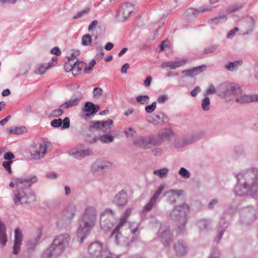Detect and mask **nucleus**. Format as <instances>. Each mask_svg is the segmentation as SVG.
Instances as JSON below:
<instances>
[{"instance_id":"4c0bfd02","label":"nucleus","mask_w":258,"mask_h":258,"mask_svg":"<svg viewBox=\"0 0 258 258\" xmlns=\"http://www.w3.org/2000/svg\"><path fill=\"white\" fill-rule=\"evenodd\" d=\"M51 53L59 56L61 54V51L60 49L58 47H54L51 49Z\"/></svg>"},{"instance_id":"a18cd8bd","label":"nucleus","mask_w":258,"mask_h":258,"mask_svg":"<svg viewBox=\"0 0 258 258\" xmlns=\"http://www.w3.org/2000/svg\"><path fill=\"white\" fill-rule=\"evenodd\" d=\"M127 220L121 217L118 224L117 225V226L121 228L125 223H127Z\"/></svg>"},{"instance_id":"9b49d317","label":"nucleus","mask_w":258,"mask_h":258,"mask_svg":"<svg viewBox=\"0 0 258 258\" xmlns=\"http://www.w3.org/2000/svg\"><path fill=\"white\" fill-rule=\"evenodd\" d=\"M103 249L102 244L94 242L90 244L88 247V252L90 255H98L101 253Z\"/></svg>"},{"instance_id":"c9c22d12","label":"nucleus","mask_w":258,"mask_h":258,"mask_svg":"<svg viewBox=\"0 0 258 258\" xmlns=\"http://www.w3.org/2000/svg\"><path fill=\"white\" fill-rule=\"evenodd\" d=\"M61 128L62 129L68 128L70 126V119L69 117H66L62 120Z\"/></svg>"},{"instance_id":"cd10ccee","label":"nucleus","mask_w":258,"mask_h":258,"mask_svg":"<svg viewBox=\"0 0 258 258\" xmlns=\"http://www.w3.org/2000/svg\"><path fill=\"white\" fill-rule=\"evenodd\" d=\"M13 161H4L3 162V167L7 170L8 173L10 174L12 173L11 165Z\"/></svg>"},{"instance_id":"5fc2aeb1","label":"nucleus","mask_w":258,"mask_h":258,"mask_svg":"<svg viewBox=\"0 0 258 258\" xmlns=\"http://www.w3.org/2000/svg\"><path fill=\"white\" fill-rule=\"evenodd\" d=\"M73 67H79V66H64V69L67 72L72 71Z\"/></svg>"},{"instance_id":"603ef678","label":"nucleus","mask_w":258,"mask_h":258,"mask_svg":"<svg viewBox=\"0 0 258 258\" xmlns=\"http://www.w3.org/2000/svg\"><path fill=\"white\" fill-rule=\"evenodd\" d=\"M199 91H200L199 87H197L193 90H192L191 91L190 94L193 97H195L197 96V95L198 93L199 92Z\"/></svg>"},{"instance_id":"58836bf2","label":"nucleus","mask_w":258,"mask_h":258,"mask_svg":"<svg viewBox=\"0 0 258 258\" xmlns=\"http://www.w3.org/2000/svg\"><path fill=\"white\" fill-rule=\"evenodd\" d=\"M124 133L126 137H132L135 135V131L132 128H128L124 132Z\"/></svg>"},{"instance_id":"bf43d9fd","label":"nucleus","mask_w":258,"mask_h":258,"mask_svg":"<svg viewBox=\"0 0 258 258\" xmlns=\"http://www.w3.org/2000/svg\"><path fill=\"white\" fill-rule=\"evenodd\" d=\"M113 47V44L112 43L108 42L105 46V48L106 50H110Z\"/></svg>"},{"instance_id":"864d4df0","label":"nucleus","mask_w":258,"mask_h":258,"mask_svg":"<svg viewBox=\"0 0 258 258\" xmlns=\"http://www.w3.org/2000/svg\"><path fill=\"white\" fill-rule=\"evenodd\" d=\"M218 203V200L217 199H213L212 200L210 203L209 204V208H213L214 207V206Z\"/></svg>"},{"instance_id":"680f3d73","label":"nucleus","mask_w":258,"mask_h":258,"mask_svg":"<svg viewBox=\"0 0 258 258\" xmlns=\"http://www.w3.org/2000/svg\"><path fill=\"white\" fill-rule=\"evenodd\" d=\"M209 258H220V253L214 252L211 255Z\"/></svg>"},{"instance_id":"f8f14e48","label":"nucleus","mask_w":258,"mask_h":258,"mask_svg":"<svg viewBox=\"0 0 258 258\" xmlns=\"http://www.w3.org/2000/svg\"><path fill=\"white\" fill-rule=\"evenodd\" d=\"M7 241L6 226L4 223L0 220V243L2 246H5Z\"/></svg>"},{"instance_id":"a19ab883","label":"nucleus","mask_w":258,"mask_h":258,"mask_svg":"<svg viewBox=\"0 0 258 258\" xmlns=\"http://www.w3.org/2000/svg\"><path fill=\"white\" fill-rule=\"evenodd\" d=\"M238 31V28L236 27L233 30H231L227 36V37L229 39L232 38L235 35V33Z\"/></svg>"},{"instance_id":"4d7b16f0","label":"nucleus","mask_w":258,"mask_h":258,"mask_svg":"<svg viewBox=\"0 0 258 258\" xmlns=\"http://www.w3.org/2000/svg\"><path fill=\"white\" fill-rule=\"evenodd\" d=\"M168 47V45L167 43L163 42L160 46L159 48L161 50H164Z\"/></svg>"},{"instance_id":"72a5a7b5","label":"nucleus","mask_w":258,"mask_h":258,"mask_svg":"<svg viewBox=\"0 0 258 258\" xmlns=\"http://www.w3.org/2000/svg\"><path fill=\"white\" fill-rule=\"evenodd\" d=\"M22 244L21 243H18L14 242V245H13V253L15 254H17L20 250V246Z\"/></svg>"},{"instance_id":"774afa93","label":"nucleus","mask_w":258,"mask_h":258,"mask_svg":"<svg viewBox=\"0 0 258 258\" xmlns=\"http://www.w3.org/2000/svg\"><path fill=\"white\" fill-rule=\"evenodd\" d=\"M128 67H129V66H122L121 70V72L123 73H126L127 70L128 68Z\"/></svg>"},{"instance_id":"e2e57ef3","label":"nucleus","mask_w":258,"mask_h":258,"mask_svg":"<svg viewBox=\"0 0 258 258\" xmlns=\"http://www.w3.org/2000/svg\"><path fill=\"white\" fill-rule=\"evenodd\" d=\"M10 94V91L9 89H7L4 90L2 92V95L3 96H8Z\"/></svg>"},{"instance_id":"5701e85b","label":"nucleus","mask_w":258,"mask_h":258,"mask_svg":"<svg viewBox=\"0 0 258 258\" xmlns=\"http://www.w3.org/2000/svg\"><path fill=\"white\" fill-rule=\"evenodd\" d=\"M82 44L84 46H88L91 44L92 38L90 35L86 34L82 38Z\"/></svg>"},{"instance_id":"1a4fd4ad","label":"nucleus","mask_w":258,"mask_h":258,"mask_svg":"<svg viewBox=\"0 0 258 258\" xmlns=\"http://www.w3.org/2000/svg\"><path fill=\"white\" fill-rule=\"evenodd\" d=\"M113 124V120L108 119L106 121H91L89 126L90 131L101 130L103 132H106L108 130L110 129Z\"/></svg>"},{"instance_id":"69168bd1","label":"nucleus","mask_w":258,"mask_h":258,"mask_svg":"<svg viewBox=\"0 0 258 258\" xmlns=\"http://www.w3.org/2000/svg\"><path fill=\"white\" fill-rule=\"evenodd\" d=\"M133 111H134V109L133 108H130L124 112V115L126 116H127V115L132 114L133 112Z\"/></svg>"},{"instance_id":"3c124183","label":"nucleus","mask_w":258,"mask_h":258,"mask_svg":"<svg viewBox=\"0 0 258 258\" xmlns=\"http://www.w3.org/2000/svg\"><path fill=\"white\" fill-rule=\"evenodd\" d=\"M151 80H152V78L151 76H148L146 79H145V80L144 81V85L146 86V87H148L150 86V83H151Z\"/></svg>"},{"instance_id":"9d476101","label":"nucleus","mask_w":258,"mask_h":258,"mask_svg":"<svg viewBox=\"0 0 258 258\" xmlns=\"http://www.w3.org/2000/svg\"><path fill=\"white\" fill-rule=\"evenodd\" d=\"M99 107L97 105H95L92 102H87L85 103V106L83 108V111L85 113L83 115V117L86 119L87 117L94 115L98 111Z\"/></svg>"},{"instance_id":"13d9d810","label":"nucleus","mask_w":258,"mask_h":258,"mask_svg":"<svg viewBox=\"0 0 258 258\" xmlns=\"http://www.w3.org/2000/svg\"><path fill=\"white\" fill-rule=\"evenodd\" d=\"M10 118V115H8V116H7L6 118H5L4 119H2L1 121H0V124L1 125H5L7 122L8 121V119Z\"/></svg>"},{"instance_id":"6ab92c4d","label":"nucleus","mask_w":258,"mask_h":258,"mask_svg":"<svg viewBox=\"0 0 258 258\" xmlns=\"http://www.w3.org/2000/svg\"><path fill=\"white\" fill-rule=\"evenodd\" d=\"M168 172V169L164 168L157 170H154L153 173L162 178L166 176Z\"/></svg>"},{"instance_id":"f257e3e1","label":"nucleus","mask_w":258,"mask_h":258,"mask_svg":"<svg viewBox=\"0 0 258 258\" xmlns=\"http://www.w3.org/2000/svg\"><path fill=\"white\" fill-rule=\"evenodd\" d=\"M36 181V179L33 177L27 179L15 178L10 182V186L17 189L13 197L16 205L28 204L31 202L33 194L30 187Z\"/></svg>"},{"instance_id":"0e129e2a","label":"nucleus","mask_w":258,"mask_h":258,"mask_svg":"<svg viewBox=\"0 0 258 258\" xmlns=\"http://www.w3.org/2000/svg\"><path fill=\"white\" fill-rule=\"evenodd\" d=\"M47 177L49 178H55L57 177V175L55 173H51L48 174Z\"/></svg>"},{"instance_id":"c85d7f7f","label":"nucleus","mask_w":258,"mask_h":258,"mask_svg":"<svg viewBox=\"0 0 258 258\" xmlns=\"http://www.w3.org/2000/svg\"><path fill=\"white\" fill-rule=\"evenodd\" d=\"M166 193L169 195L170 198H173V200L172 201L173 203H174L176 201L175 197L179 196V192L175 190H170L167 191Z\"/></svg>"},{"instance_id":"2eb2a0df","label":"nucleus","mask_w":258,"mask_h":258,"mask_svg":"<svg viewBox=\"0 0 258 258\" xmlns=\"http://www.w3.org/2000/svg\"><path fill=\"white\" fill-rule=\"evenodd\" d=\"M111 167V163L106 162L104 163L103 164L101 165H93L91 168V171L93 174H95L97 173L100 170L103 169H109Z\"/></svg>"},{"instance_id":"f704fd0d","label":"nucleus","mask_w":258,"mask_h":258,"mask_svg":"<svg viewBox=\"0 0 258 258\" xmlns=\"http://www.w3.org/2000/svg\"><path fill=\"white\" fill-rule=\"evenodd\" d=\"M149 99L147 96H139L137 97V101L141 104H144Z\"/></svg>"},{"instance_id":"393cba45","label":"nucleus","mask_w":258,"mask_h":258,"mask_svg":"<svg viewBox=\"0 0 258 258\" xmlns=\"http://www.w3.org/2000/svg\"><path fill=\"white\" fill-rule=\"evenodd\" d=\"M210 101V99L208 97H206L202 102V108L205 110L207 111L209 109Z\"/></svg>"},{"instance_id":"dca6fc26","label":"nucleus","mask_w":258,"mask_h":258,"mask_svg":"<svg viewBox=\"0 0 258 258\" xmlns=\"http://www.w3.org/2000/svg\"><path fill=\"white\" fill-rule=\"evenodd\" d=\"M174 249L176 254L178 256H182L186 252V247L182 243H177L174 245Z\"/></svg>"},{"instance_id":"6e6552de","label":"nucleus","mask_w":258,"mask_h":258,"mask_svg":"<svg viewBox=\"0 0 258 258\" xmlns=\"http://www.w3.org/2000/svg\"><path fill=\"white\" fill-rule=\"evenodd\" d=\"M136 11L134 5L130 3H124L120 6L118 16L121 21H124L128 18Z\"/></svg>"},{"instance_id":"e433bc0d","label":"nucleus","mask_w":258,"mask_h":258,"mask_svg":"<svg viewBox=\"0 0 258 258\" xmlns=\"http://www.w3.org/2000/svg\"><path fill=\"white\" fill-rule=\"evenodd\" d=\"M4 159L8 161H13L12 159L14 158L15 156L11 152H8L4 155Z\"/></svg>"},{"instance_id":"79ce46f5","label":"nucleus","mask_w":258,"mask_h":258,"mask_svg":"<svg viewBox=\"0 0 258 258\" xmlns=\"http://www.w3.org/2000/svg\"><path fill=\"white\" fill-rule=\"evenodd\" d=\"M224 231L225 230L224 229H222L218 231V235L215 239V240L216 242L218 243L220 241V240L223 236V234L224 232Z\"/></svg>"},{"instance_id":"37998d69","label":"nucleus","mask_w":258,"mask_h":258,"mask_svg":"<svg viewBox=\"0 0 258 258\" xmlns=\"http://www.w3.org/2000/svg\"><path fill=\"white\" fill-rule=\"evenodd\" d=\"M216 93V90L213 86H211L206 91V95L213 94Z\"/></svg>"},{"instance_id":"473e14b6","label":"nucleus","mask_w":258,"mask_h":258,"mask_svg":"<svg viewBox=\"0 0 258 258\" xmlns=\"http://www.w3.org/2000/svg\"><path fill=\"white\" fill-rule=\"evenodd\" d=\"M156 107V103L154 102L151 105L147 106L145 107V110L148 113H151L155 109Z\"/></svg>"},{"instance_id":"bb28decb","label":"nucleus","mask_w":258,"mask_h":258,"mask_svg":"<svg viewBox=\"0 0 258 258\" xmlns=\"http://www.w3.org/2000/svg\"><path fill=\"white\" fill-rule=\"evenodd\" d=\"M62 120L61 118L55 119L51 121V125L54 127H58L61 126Z\"/></svg>"},{"instance_id":"09e8293b","label":"nucleus","mask_w":258,"mask_h":258,"mask_svg":"<svg viewBox=\"0 0 258 258\" xmlns=\"http://www.w3.org/2000/svg\"><path fill=\"white\" fill-rule=\"evenodd\" d=\"M167 99V97L166 95H161L158 98V102L160 103H163L165 102Z\"/></svg>"},{"instance_id":"49530a36","label":"nucleus","mask_w":258,"mask_h":258,"mask_svg":"<svg viewBox=\"0 0 258 258\" xmlns=\"http://www.w3.org/2000/svg\"><path fill=\"white\" fill-rule=\"evenodd\" d=\"M127 220L121 217L118 224L117 225V226L121 228L125 223H127Z\"/></svg>"},{"instance_id":"aec40b11","label":"nucleus","mask_w":258,"mask_h":258,"mask_svg":"<svg viewBox=\"0 0 258 258\" xmlns=\"http://www.w3.org/2000/svg\"><path fill=\"white\" fill-rule=\"evenodd\" d=\"M113 212L109 209H105L100 215V221H105L108 219L107 216H112Z\"/></svg>"},{"instance_id":"7ed1b4c3","label":"nucleus","mask_w":258,"mask_h":258,"mask_svg":"<svg viewBox=\"0 0 258 258\" xmlns=\"http://www.w3.org/2000/svg\"><path fill=\"white\" fill-rule=\"evenodd\" d=\"M96 217L97 212L94 209L89 208L86 210L82 217V224L79 227L77 232L78 235L81 237V242L94 226Z\"/></svg>"},{"instance_id":"4468645a","label":"nucleus","mask_w":258,"mask_h":258,"mask_svg":"<svg viewBox=\"0 0 258 258\" xmlns=\"http://www.w3.org/2000/svg\"><path fill=\"white\" fill-rule=\"evenodd\" d=\"M204 67H205V66H199L198 67H195L191 69L185 70L183 72V73L186 76L192 77L197 75L203 71Z\"/></svg>"},{"instance_id":"de8ad7c7","label":"nucleus","mask_w":258,"mask_h":258,"mask_svg":"<svg viewBox=\"0 0 258 258\" xmlns=\"http://www.w3.org/2000/svg\"><path fill=\"white\" fill-rule=\"evenodd\" d=\"M51 66H48L47 67L45 68L43 66H40L37 71V73L42 74L47 69H48Z\"/></svg>"},{"instance_id":"ea45409f","label":"nucleus","mask_w":258,"mask_h":258,"mask_svg":"<svg viewBox=\"0 0 258 258\" xmlns=\"http://www.w3.org/2000/svg\"><path fill=\"white\" fill-rule=\"evenodd\" d=\"M132 212V208L127 209L125 211L124 214H123V215L121 217L127 220V219L129 217V216L131 215Z\"/></svg>"},{"instance_id":"c756f323","label":"nucleus","mask_w":258,"mask_h":258,"mask_svg":"<svg viewBox=\"0 0 258 258\" xmlns=\"http://www.w3.org/2000/svg\"><path fill=\"white\" fill-rule=\"evenodd\" d=\"M179 174L184 178H187L190 176V173L184 168H181L179 171Z\"/></svg>"},{"instance_id":"b1692460","label":"nucleus","mask_w":258,"mask_h":258,"mask_svg":"<svg viewBox=\"0 0 258 258\" xmlns=\"http://www.w3.org/2000/svg\"><path fill=\"white\" fill-rule=\"evenodd\" d=\"M64 214L68 220H71L75 216V210L72 208L67 209L64 211Z\"/></svg>"},{"instance_id":"052dcab7","label":"nucleus","mask_w":258,"mask_h":258,"mask_svg":"<svg viewBox=\"0 0 258 258\" xmlns=\"http://www.w3.org/2000/svg\"><path fill=\"white\" fill-rule=\"evenodd\" d=\"M85 13V11H81L78 13L76 15H75L74 17L75 19H77L82 17Z\"/></svg>"},{"instance_id":"7c9ffc66","label":"nucleus","mask_w":258,"mask_h":258,"mask_svg":"<svg viewBox=\"0 0 258 258\" xmlns=\"http://www.w3.org/2000/svg\"><path fill=\"white\" fill-rule=\"evenodd\" d=\"M102 94V90L100 88L96 87L93 90V96L94 97L98 98Z\"/></svg>"},{"instance_id":"338daca9","label":"nucleus","mask_w":258,"mask_h":258,"mask_svg":"<svg viewBox=\"0 0 258 258\" xmlns=\"http://www.w3.org/2000/svg\"><path fill=\"white\" fill-rule=\"evenodd\" d=\"M65 194L66 195H68L71 193V189L68 186H66L64 187Z\"/></svg>"},{"instance_id":"f03ea898","label":"nucleus","mask_w":258,"mask_h":258,"mask_svg":"<svg viewBox=\"0 0 258 258\" xmlns=\"http://www.w3.org/2000/svg\"><path fill=\"white\" fill-rule=\"evenodd\" d=\"M71 239L68 234H61L56 236L51 244L43 251V256L51 258L60 255L67 248Z\"/></svg>"},{"instance_id":"6e6d98bb","label":"nucleus","mask_w":258,"mask_h":258,"mask_svg":"<svg viewBox=\"0 0 258 258\" xmlns=\"http://www.w3.org/2000/svg\"><path fill=\"white\" fill-rule=\"evenodd\" d=\"M97 21L96 20L92 22V23L91 24V25H90V26L88 28L89 31H92L94 27L97 25Z\"/></svg>"},{"instance_id":"c03bdc74","label":"nucleus","mask_w":258,"mask_h":258,"mask_svg":"<svg viewBox=\"0 0 258 258\" xmlns=\"http://www.w3.org/2000/svg\"><path fill=\"white\" fill-rule=\"evenodd\" d=\"M53 112L54 113V116H59L61 115L63 113V111L62 109L58 108V109H54L53 111Z\"/></svg>"},{"instance_id":"a878e982","label":"nucleus","mask_w":258,"mask_h":258,"mask_svg":"<svg viewBox=\"0 0 258 258\" xmlns=\"http://www.w3.org/2000/svg\"><path fill=\"white\" fill-rule=\"evenodd\" d=\"M164 188V185L163 184L160 185L151 198H153L154 199L157 201L159 195L162 192Z\"/></svg>"},{"instance_id":"423d86ee","label":"nucleus","mask_w":258,"mask_h":258,"mask_svg":"<svg viewBox=\"0 0 258 258\" xmlns=\"http://www.w3.org/2000/svg\"><path fill=\"white\" fill-rule=\"evenodd\" d=\"M258 191V173L250 183L245 182L243 184H237L234 188L236 195L241 196L245 194L253 195Z\"/></svg>"},{"instance_id":"20e7f679","label":"nucleus","mask_w":258,"mask_h":258,"mask_svg":"<svg viewBox=\"0 0 258 258\" xmlns=\"http://www.w3.org/2000/svg\"><path fill=\"white\" fill-rule=\"evenodd\" d=\"M189 206L183 203L176 206L170 214V217L175 223L179 233L185 230V226L187 222V215L189 213Z\"/></svg>"},{"instance_id":"ddd939ff","label":"nucleus","mask_w":258,"mask_h":258,"mask_svg":"<svg viewBox=\"0 0 258 258\" xmlns=\"http://www.w3.org/2000/svg\"><path fill=\"white\" fill-rule=\"evenodd\" d=\"M114 202L118 206H123L127 202V197L123 191H121L115 197Z\"/></svg>"},{"instance_id":"a211bd4d","label":"nucleus","mask_w":258,"mask_h":258,"mask_svg":"<svg viewBox=\"0 0 258 258\" xmlns=\"http://www.w3.org/2000/svg\"><path fill=\"white\" fill-rule=\"evenodd\" d=\"M157 201L152 198H151L149 202L143 207V212L147 213L150 212L155 205Z\"/></svg>"},{"instance_id":"0eeeda50","label":"nucleus","mask_w":258,"mask_h":258,"mask_svg":"<svg viewBox=\"0 0 258 258\" xmlns=\"http://www.w3.org/2000/svg\"><path fill=\"white\" fill-rule=\"evenodd\" d=\"M49 143L42 141L41 142L34 143L30 149V153L34 159H39L43 157L47 152V148Z\"/></svg>"},{"instance_id":"f3484780","label":"nucleus","mask_w":258,"mask_h":258,"mask_svg":"<svg viewBox=\"0 0 258 258\" xmlns=\"http://www.w3.org/2000/svg\"><path fill=\"white\" fill-rule=\"evenodd\" d=\"M79 101L80 99L78 98L69 100L68 101L66 102L61 105H60V108H62L63 109H66L70 107L75 106L79 104Z\"/></svg>"},{"instance_id":"39448f33","label":"nucleus","mask_w":258,"mask_h":258,"mask_svg":"<svg viewBox=\"0 0 258 258\" xmlns=\"http://www.w3.org/2000/svg\"><path fill=\"white\" fill-rule=\"evenodd\" d=\"M242 89L238 85L231 86L227 90L228 95L233 97L237 103L245 104L258 102V94L242 95Z\"/></svg>"},{"instance_id":"8fccbe9b","label":"nucleus","mask_w":258,"mask_h":258,"mask_svg":"<svg viewBox=\"0 0 258 258\" xmlns=\"http://www.w3.org/2000/svg\"><path fill=\"white\" fill-rule=\"evenodd\" d=\"M120 229V228L116 226L112 231L111 234V236L115 235V236H117L119 233Z\"/></svg>"},{"instance_id":"412c9836","label":"nucleus","mask_w":258,"mask_h":258,"mask_svg":"<svg viewBox=\"0 0 258 258\" xmlns=\"http://www.w3.org/2000/svg\"><path fill=\"white\" fill-rule=\"evenodd\" d=\"M23 240V235L19 228H16L15 230V240L14 242L22 243Z\"/></svg>"},{"instance_id":"4be33fe9","label":"nucleus","mask_w":258,"mask_h":258,"mask_svg":"<svg viewBox=\"0 0 258 258\" xmlns=\"http://www.w3.org/2000/svg\"><path fill=\"white\" fill-rule=\"evenodd\" d=\"M99 140L103 143H108L113 141V137L109 135H104L100 136Z\"/></svg>"},{"instance_id":"2f4dec72","label":"nucleus","mask_w":258,"mask_h":258,"mask_svg":"<svg viewBox=\"0 0 258 258\" xmlns=\"http://www.w3.org/2000/svg\"><path fill=\"white\" fill-rule=\"evenodd\" d=\"M82 71V68L79 67H73L71 71L74 76H77L81 74Z\"/></svg>"}]
</instances>
